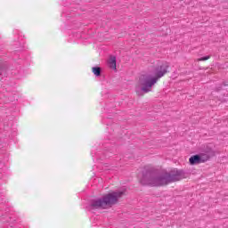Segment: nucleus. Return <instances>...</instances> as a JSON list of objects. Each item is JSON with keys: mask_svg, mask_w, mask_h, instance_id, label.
I'll return each instance as SVG.
<instances>
[{"mask_svg": "<svg viewBox=\"0 0 228 228\" xmlns=\"http://www.w3.org/2000/svg\"><path fill=\"white\" fill-rule=\"evenodd\" d=\"M139 183L142 186H167V184L172 183V174L167 171H159L156 167L146 166L142 171V177L140 178Z\"/></svg>", "mask_w": 228, "mask_h": 228, "instance_id": "obj_1", "label": "nucleus"}, {"mask_svg": "<svg viewBox=\"0 0 228 228\" xmlns=\"http://www.w3.org/2000/svg\"><path fill=\"white\" fill-rule=\"evenodd\" d=\"M168 72V66L160 65L155 69L154 77L149 78L143 76L142 78L139 79V84L135 86V93L138 97H142L145 94H149L151 92L152 86L158 83V80L160 77H163L165 74Z\"/></svg>", "mask_w": 228, "mask_h": 228, "instance_id": "obj_2", "label": "nucleus"}, {"mask_svg": "<svg viewBox=\"0 0 228 228\" xmlns=\"http://www.w3.org/2000/svg\"><path fill=\"white\" fill-rule=\"evenodd\" d=\"M126 190L116 191L104 195L102 198L91 200L92 209H106L111 206H115L118 202V199H122L126 193Z\"/></svg>", "mask_w": 228, "mask_h": 228, "instance_id": "obj_3", "label": "nucleus"}, {"mask_svg": "<svg viewBox=\"0 0 228 228\" xmlns=\"http://www.w3.org/2000/svg\"><path fill=\"white\" fill-rule=\"evenodd\" d=\"M204 161H209L211 158L215 157L216 152L213 151L209 145H205L200 148V152L199 153Z\"/></svg>", "mask_w": 228, "mask_h": 228, "instance_id": "obj_4", "label": "nucleus"}, {"mask_svg": "<svg viewBox=\"0 0 228 228\" xmlns=\"http://www.w3.org/2000/svg\"><path fill=\"white\" fill-rule=\"evenodd\" d=\"M188 175L189 174L186 171L175 168L172 170V183L182 181V179H186Z\"/></svg>", "mask_w": 228, "mask_h": 228, "instance_id": "obj_5", "label": "nucleus"}, {"mask_svg": "<svg viewBox=\"0 0 228 228\" xmlns=\"http://www.w3.org/2000/svg\"><path fill=\"white\" fill-rule=\"evenodd\" d=\"M189 163H190V165H199L200 163H206V161L204 160V159L199 153V154H196V155H192L189 159Z\"/></svg>", "mask_w": 228, "mask_h": 228, "instance_id": "obj_6", "label": "nucleus"}, {"mask_svg": "<svg viewBox=\"0 0 228 228\" xmlns=\"http://www.w3.org/2000/svg\"><path fill=\"white\" fill-rule=\"evenodd\" d=\"M108 63H109V67L110 69H113L114 70H117V57L110 56L109 61H108Z\"/></svg>", "mask_w": 228, "mask_h": 228, "instance_id": "obj_7", "label": "nucleus"}, {"mask_svg": "<svg viewBox=\"0 0 228 228\" xmlns=\"http://www.w3.org/2000/svg\"><path fill=\"white\" fill-rule=\"evenodd\" d=\"M93 73L94 76L99 77L101 76V68L100 67H94L93 68Z\"/></svg>", "mask_w": 228, "mask_h": 228, "instance_id": "obj_8", "label": "nucleus"}, {"mask_svg": "<svg viewBox=\"0 0 228 228\" xmlns=\"http://www.w3.org/2000/svg\"><path fill=\"white\" fill-rule=\"evenodd\" d=\"M209 58H211L210 55L203 56L199 59V61H207V60H209Z\"/></svg>", "mask_w": 228, "mask_h": 228, "instance_id": "obj_9", "label": "nucleus"}]
</instances>
